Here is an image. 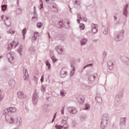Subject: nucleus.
Masks as SVG:
<instances>
[{"mask_svg":"<svg viewBox=\"0 0 129 129\" xmlns=\"http://www.w3.org/2000/svg\"><path fill=\"white\" fill-rule=\"evenodd\" d=\"M80 120H81V121H83L84 120H85V119H86L87 118V115L86 114L81 115L80 116Z\"/></svg>","mask_w":129,"mask_h":129,"instance_id":"32","label":"nucleus"},{"mask_svg":"<svg viewBox=\"0 0 129 129\" xmlns=\"http://www.w3.org/2000/svg\"><path fill=\"white\" fill-rule=\"evenodd\" d=\"M78 19H80V20H82V21H84V22H87V18L86 17H81V16L80 15L79 17V14H78Z\"/></svg>","mask_w":129,"mask_h":129,"instance_id":"37","label":"nucleus"},{"mask_svg":"<svg viewBox=\"0 0 129 129\" xmlns=\"http://www.w3.org/2000/svg\"><path fill=\"white\" fill-rule=\"evenodd\" d=\"M60 95L61 96H65L66 95V91L64 90H61L60 91Z\"/></svg>","mask_w":129,"mask_h":129,"instance_id":"42","label":"nucleus"},{"mask_svg":"<svg viewBox=\"0 0 129 129\" xmlns=\"http://www.w3.org/2000/svg\"><path fill=\"white\" fill-rule=\"evenodd\" d=\"M114 20L115 21H116V20H117V17H116V16H114Z\"/></svg>","mask_w":129,"mask_h":129,"instance_id":"62","label":"nucleus"},{"mask_svg":"<svg viewBox=\"0 0 129 129\" xmlns=\"http://www.w3.org/2000/svg\"><path fill=\"white\" fill-rule=\"evenodd\" d=\"M121 61H122V62H124V63H125L126 64H127V65H129V58L126 57L125 56H121L120 58Z\"/></svg>","mask_w":129,"mask_h":129,"instance_id":"17","label":"nucleus"},{"mask_svg":"<svg viewBox=\"0 0 129 129\" xmlns=\"http://www.w3.org/2000/svg\"><path fill=\"white\" fill-rule=\"evenodd\" d=\"M97 74H94L93 75H89L88 77V83L91 84L95 80V78L97 77Z\"/></svg>","mask_w":129,"mask_h":129,"instance_id":"6","label":"nucleus"},{"mask_svg":"<svg viewBox=\"0 0 129 129\" xmlns=\"http://www.w3.org/2000/svg\"><path fill=\"white\" fill-rule=\"evenodd\" d=\"M16 44V41L14 40L11 43H10L9 45H8V51H10L12 49V48L15 46V44Z\"/></svg>","mask_w":129,"mask_h":129,"instance_id":"25","label":"nucleus"},{"mask_svg":"<svg viewBox=\"0 0 129 129\" xmlns=\"http://www.w3.org/2000/svg\"><path fill=\"white\" fill-rule=\"evenodd\" d=\"M1 9H2V11H3L4 12H6V11H7V10L8 9V5H2Z\"/></svg>","mask_w":129,"mask_h":129,"instance_id":"35","label":"nucleus"},{"mask_svg":"<svg viewBox=\"0 0 129 129\" xmlns=\"http://www.w3.org/2000/svg\"><path fill=\"white\" fill-rule=\"evenodd\" d=\"M38 101H39V96L36 93L33 94L32 96V102L33 104H37Z\"/></svg>","mask_w":129,"mask_h":129,"instance_id":"9","label":"nucleus"},{"mask_svg":"<svg viewBox=\"0 0 129 129\" xmlns=\"http://www.w3.org/2000/svg\"><path fill=\"white\" fill-rule=\"evenodd\" d=\"M55 118H56L53 117V119L51 121L52 123H53V122H54V121H55Z\"/></svg>","mask_w":129,"mask_h":129,"instance_id":"59","label":"nucleus"},{"mask_svg":"<svg viewBox=\"0 0 129 129\" xmlns=\"http://www.w3.org/2000/svg\"><path fill=\"white\" fill-rule=\"evenodd\" d=\"M68 75V73L67 72V70L66 68H63L61 69L60 72V76L61 78H65L66 76Z\"/></svg>","mask_w":129,"mask_h":129,"instance_id":"8","label":"nucleus"},{"mask_svg":"<svg viewBox=\"0 0 129 129\" xmlns=\"http://www.w3.org/2000/svg\"><path fill=\"white\" fill-rule=\"evenodd\" d=\"M27 34V28H25L22 30V36L23 40H25V35Z\"/></svg>","mask_w":129,"mask_h":129,"instance_id":"33","label":"nucleus"},{"mask_svg":"<svg viewBox=\"0 0 129 129\" xmlns=\"http://www.w3.org/2000/svg\"><path fill=\"white\" fill-rule=\"evenodd\" d=\"M9 33H10V34H15V31H14V30H9Z\"/></svg>","mask_w":129,"mask_h":129,"instance_id":"55","label":"nucleus"},{"mask_svg":"<svg viewBox=\"0 0 129 129\" xmlns=\"http://www.w3.org/2000/svg\"><path fill=\"white\" fill-rule=\"evenodd\" d=\"M80 0H76L75 2V6L77 9L80 8Z\"/></svg>","mask_w":129,"mask_h":129,"instance_id":"27","label":"nucleus"},{"mask_svg":"<svg viewBox=\"0 0 129 129\" xmlns=\"http://www.w3.org/2000/svg\"><path fill=\"white\" fill-rule=\"evenodd\" d=\"M89 66L92 67L93 66V63H90L86 65L85 67H83V70H85V69L87 68V67H89Z\"/></svg>","mask_w":129,"mask_h":129,"instance_id":"45","label":"nucleus"},{"mask_svg":"<svg viewBox=\"0 0 129 129\" xmlns=\"http://www.w3.org/2000/svg\"><path fill=\"white\" fill-rule=\"evenodd\" d=\"M5 16H1L0 15V22H2V21H4V18Z\"/></svg>","mask_w":129,"mask_h":129,"instance_id":"54","label":"nucleus"},{"mask_svg":"<svg viewBox=\"0 0 129 129\" xmlns=\"http://www.w3.org/2000/svg\"><path fill=\"white\" fill-rule=\"evenodd\" d=\"M41 82H44V75H42L40 79Z\"/></svg>","mask_w":129,"mask_h":129,"instance_id":"53","label":"nucleus"},{"mask_svg":"<svg viewBox=\"0 0 129 129\" xmlns=\"http://www.w3.org/2000/svg\"><path fill=\"white\" fill-rule=\"evenodd\" d=\"M40 1V8H39V9L40 10H42V9H43L44 8V7L43 6V1L42 0H39Z\"/></svg>","mask_w":129,"mask_h":129,"instance_id":"49","label":"nucleus"},{"mask_svg":"<svg viewBox=\"0 0 129 129\" xmlns=\"http://www.w3.org/2000/svg\"><path fill=\"white\" fill-rule=\"evenodd\" d=\"M71 67L72 68V70L70 72V76L72 77L74 74H75V67L73 64L71 65Z\"/></svg>","mask_w":129,"mask_h":129,"instance_id":"24","label":"nucleus"},{"mask_svg":"<svg viewBox=\"0 0 129 129\" xmlns=\"http://www.w3.org/2000/svg\"><path fill=\"white\" fill-rule=\"evenodd\" d=\"M40 36V33L39 32H35L33 36L32 39L33 41H36L37 40V37H39Z\"/></svg>","mask_w":129,"mask_h":129,"instance_id":"26","label":"nucleus"},{"mask_svg":"<svg viewBox=\"0 0 129 129\" xmlns=\"http://www.w3.org/2000/svg\"><path fill=\"white\" fill-rule=\"evenodd\" d=\"M12 82H13V83H14L15 82V81H14L13 80L9 81V86H12V85H13V84H12Z\"/></svg>","mask_w":129,"mask_h":129,"instance_id":"52","label":"nucleus"},{"mask_svg":"<svg viewBox=\"0 0 129 129\" xmlns=\"http://www.w3.org/2000/svg\"><path fill=\"white\" fill-rule=\"evenodd\" d=\"M45 64L46 66H48V69H51V63H50L49 60H46Z\"/></svg>","mask_w":129,"mask_h":129,"instance_id":"39","label":"nucleus"},{"mask_svg":"<svg viewBox=\"0 0 129 129\" xmlns=\"http://www.w3.org/2000/svg\"><path fill=\"white\" fill-rule=\"evenodd\" d=\"M3 114H5V118L6 121L8 123L11 124L15 123L16 122V119H17V116H14V114H10L9 108L5 109L3 111Z\"/></svg>","mask_w":129,"mask_h":129,"instance_id":"1","label":"nucleus"},{"mask_svg":"<svg viewBox=\"0 0 129 129\" xmlns=\"http://www.w3.org/2000/svg\"><path fill=\"white\" fill-rule=\"evenodd\" d=\"M101 31L104 35H107L108 34V27L103 26L101 29Z\"/></svg>","mask_w":129,"mask_h":129,"instance_id":"14","label":"nucleus"},{"mask_svg":"<svg viewBox=\"0 0 129 129\" xmlns=\"http://www.w3.org/2000/svg\"><path fill=\"white\" fill-rule=\"evenodd\" d=\"M109 119V115L108 114H104L102 116L101 122V128L102 129L106 128L107 124L108 123V120Z\"/></svg>","mask_w":129,"mask_h":129,"instance_id":"2","label":"nucleus"},{"mask_svg":"<svg viewBox=\"0 0 129 129\" xmlns=\"http://www.w3.org/2000/svg\"><path fill=\"white\" fill-rule=\"evenodd\" d=\"M77 23L78 24H80V19H77Z\"/></svg>","mask_w":129,"mask_h":129,"instance_id":"61","label":"nucleus"},{"mask_svg":"<svg viewBox=\"0 0 129 129\" xmlns=\"http://www.w3.org/2000/svg\"><path fill=\"white\" fill-rule=\"evenodd\" d=\"M90 108V104L87 103L85 106V110H88Z\"/></svg>","mask_w":129,"mask_h":129,"instance_id":"43","label":"nucleus"},{"mask_svg":"<svg viewBox=\"0 0 129 129\" xmlns=\"http://www.w3.org/2000/svg\"><path fill=\"white\" fill-rule=\"evenodd\" d=\"M17 15H21L22 14V9H18L16 11Z\"/></svg>","mask_w":129,"mask_h":129,"instance_id":"46","label":"nucleus"},{"mask_svg":"<svg viewBox=\"0 0 129 129\" xmlns=\"http://www.w3.org/2000/svg\"><path fill=\"white\" fill-rule=\"evenodd\" d=\"M51 6L52 7L53 9H54V12H58V9H57V4L54 3H51Z\"/></svg>","mask_w":129,"mask_h":129,"instance_id":"34","label":"nucleus"},{"mask_svg":"<svg viewBox=\"0 0 129 129\" xmlns=\"http://www.w3.org/2000/svg\"><path fill=\"white\" fill-rule=\"evenodd\" d=\"M18 46H19V42H17V43L14 46V48H16V47H18Z\"/></svg>","mask_w":129,"mask_h":129,"instance_id":"58","label":"nucleus"},{"mask_svg":"<svg viewBox=\"0 0 129 129\" xmlns=\"http://www.w3.org/2000/svg\"><path fill=\"white\" fill-rule=\"evenodd\" d=\"M56 115H57V112H55V113L54 114L53 117H54L55 118H56Z\"/></svg>","mask_w":129,"mask_h":129,"instance_id":"57","label":"nucleus"},{"mask_svg":"<svg viewBox=\"0 0 129 129\" xmlns=\"http://www.w3.org/2000/svg\"><path fill=\"white\" fill-rule=\"evenodd\" d=\"M35 50L36 49H35V46H31L29 48V51H30V52H35Z\"/></svg>","mask_w":129,"mask_h":129,"instance_id":"47","label":"nucleus"},{"mask_svg":"<svg viewBox=\"0 0 129 129\" xmlns=\"http://www.w3.org/2000/svg\"><path fill=\"white\" fill-rule=\"evenodd\" d=\"M23 49H24V46H23L22 45H20V47L17 49V52L19 53L20 56H22V51H23Z\"/></svg>","mask_w":129,"mask_h":129,"instance_id":"28","label":"nucleus"},{"mask_svg":"<svg viewBox=\"0 0 129 129\" xmlns=\"http://www.w3.org/2000/svg\"><path fill=\"white\" fill-rule=\"evenodd\" d=\"M127 9H128V4H126L123 8V15L127 18V14H128V12L127 11Z\"/></svg>","mask_w":129,"mask_h":129,"instance_id":"13","label":"nucleus"},{"mask_svg":"<svg viewBox=\"0 0 129 129\" xmlns=\"http://www.w3.org/2000/svg\"><path fill=\"white\" fill-rule=\"evenodd\" d=\"M16 125H21V118L18 117L16 119Z\"/></svg>","mask_w":129,"mask_h":129,"instance_id":"38","label":"nucleus"},{"mask_svg":"<svg viewBox=\"0 0 129 129\" xmlns=\"http://www.w3.org/2000/svg\"><path fill=\"white\" fill-rule=\"evenodd\" d=\"M87 43V39L86 38H83L81 40V44L82 46H83V45H85Z\"/></svg>","mask_w":129,"mask_h":129,"instance_id":"36","label":"nucleus"},{"mask_svg":"<svg viewBox=\"0 0 129 129\" xmlns=\"http://www.w3.org/2000/svg\"><path fill=\"white\" fill-rule=\"evenodd\" d=\"M47 35L48 36L49 39H50V38H51V36H50V33L48 32L47 33Z\"/></svg>","mask_w":129,"mask_h":129,"instance_id":"60","label":"nucleus"},{"mask_svg":"<svg viewBox=\"0 0 129 129\" xmlns=\"http://www.w3.org/2000/svg\"><path fill=\"white\" fill-rule=\"evenodd\" d=\"M80 29L81 30H84L85 29V25L83 23H80Z\"/></svg>","mask_w":129,"mask_h":129,"instance_id":"44","label":"nucleus"},{"mask_svg":"<svg viewBox=\"0 0 129 129\" xmlns=\"http://www.w3.org/2000/svg\"><path fill=\"white\" fill-rule=\"evenodd\" d=\"M23 78L24 80H27V78H29V73H28V70L25 69V68H23Z\"/></svg>","mask_w":129,"mask_h":129,"instance_id":"12","label":"nucleus"},{"mask_svg":"<svg viewBox=\"0 0 129 129\" xmlns=\"http://www.w3.org/2000/svg\"><path fill=\"white\" fill-rule=\"evenodd\" d=\"M50 56L51 60H52L53 63H56V61L57 59L56 58V57H55L54 54L53 53H50Z\"/></svg>","mask_w":129,"mask_h":129,"instance_id":"31","label":"nucleus"},{"mask_svg":"<svg viewBox=\"0 0 129 129\" xmlns=\"http://www.w3.org/2000/svg\"><path fill=\"white\" fill-rule=\"evenodd\" d=\"M55 128L56 129H67L68 127H69V125H68V123H67V121L65 119H62L61 120V125H58V124H55Z\"/></svg>","mask_w":129,"mask_h":129,"instance_id":"3","label":"nucleus"},{"mask_svg":"<svg viewBox=\"0 0 129 129\" xmlns=\"http://www.w3.org/2000/svg\"><path fill=\"white\" fill-rule=\"evenodd\" d=\"M78 101L80 104H82L85 101L84 97H80L78 98Z\"/></svg>","mask_w":129,"mask_h":129,"instance_id":"30","label":"nucleus"},{"mask_svg":"<svg viewBox=\"0 0 129 129\" xmlns=\"http://www.w3.org/2000/svg\"><path fill=\"white\" fill-rule=\"evenodd\" d=\"M46 91V86L42 85L41 86V92H45Z\"/></svg>","mask_w":129,"mask_h":129,"instance_id":"48","label":"nucleus"},{"mask_svg":"<svg viewBox=\"0 0 129 129\" xmlns=\"http://www.w3.org/2000/svg\"><path fill=\"white\" fill-rule=\"evenodd\" d=\"M126 121V118L125 117L121 118L120 122V125H123L124 124H125Z\"/></svg>","mask_w":129,"mask_h":129,"instance_id":"29","label":"nucleus"},{"mask_svg":"<svg viewBox=\"0 0 129 129\" xmlns=\"http://www.w3.org/2000/svg\"><path fill=\"white\" fill-rule=\"evenodd\" d=\"M95 99L98 103H101V102H102V98H101L99 94H97Z\"/></svg>","mask_w":129,"mask_h":129,"instance_id":"18","label":"nucleus"},{"mask_svg":"<svg viewBox=\"0 0 129 129\" xmlns=\"http://www.w3.org/2000/svg\"><path fill=\"white\" fill-rule=\"evenodd\" d=\"M96 26H97V25L95 24H93L91 25L92 32V33H93V34L97 33V32L98 31V29H97V27H96Z\"/></svg>","mask_w":129,"mask_h":129,"instance_id":"16","label":"nucleus"},{"mask_svg":"<svg viewBox=\"0 0 129 129\" xmlns=\"http://www.w3.org/2000/svg\"><path fill=\"white\" fill-rule=\"evenodd\" d=\"M17 5H19V0H17Z\"/></svg>","mask_w":129,"mask_h":129,"instance_id":"64","label":"nucleus"},{"mask_svg":"<svg viewBox=\"0 0 129 129\" xmlns=\"http://www.w3.org/2000/svg\"><path fill=\"white\" fill-rule=\"evenodd\" d=\"M8 2H7V0H3L2 2V5H6V4Z\"/></svg>","mask_w":129,"mask_h":129,"instance_id":"56","label":"nucleus"},{"mask_svg":"<svg viewBox=\"0 0 129 129\" xmlns=\"http://www.w3.org/2000/svg\"><path fill=\"white\" fill-rule=\"evenodd\" d=\"M68 110L70 113L75 114L77 112V109L74 107H70L68 108Z\"/></svg>","mask_w":129,"mask_h":129,"instance_id":"11","label":"nucleus"},{"mask_svg":"<svg viewBox=\"0 0 129 129\" xmlns=\"http://www.w3.org/2000/svg\"><path fill=\"white\" fill-rule=\"evenodd\" d=\"M64 108H65L64 106L62 107V108L60 110V112H61V114H64Z\"/></svg>","mask_w":129,"mask_h":129,"instance_id":"51","label":"nucleus"},{"mask_svg":"<svg viewBox=\"0 0 129 129\" xmlns=\"http://www.w3.org/2000/svg\"><path fill=\"white\" fill-rule=\"evenodd\" d=\"M107 54L106 53V52L105 51H103V57L104 58V59L105 58V57H106Z\"/></svg>","mask_w":129,"mask_h":129,"instance_id":"50","label":"nucleus"},{"mask_svg":"<svg viewBox=\"0 0 129 129\" xmlns=\"http://www.w3.org/2000/svg\"><path fill=\"white\" fill-rule=\"evenodd\" d=\"M107 65L109 67V70H112V69H113L114 63L112 62V60H108L107 62Z\"/></svg>","mask_w":129,"mask_h":129,"instance_id":"19","label":"nucleus"},{"mask_svg":"<svg viewBox=\"0 0 129 129\" xmlns=\"http://www.w3.org/2000/svg\"><path fill=\"white\" fill-rule=\"evenodd\" d=\"M42 27H43V23L38 22L37 23V27L38 28V29H40V28H42Z\"/></svg>","mask_w":129,"mask_h":129,"instance_id":"41","label":"nucleus"},{"mask_svg":"<svg viewBox=\"0 0 129 129\" xmlns=\"http://www.w3.org/2000/svg\"><path fill=\"white\" fill-rule=\"evenodd\" d=\"M4 97H5V95L2 93V90H0V101H2L4 99Z\"/></svg>","mask_w":129,"mask_h":129,"instance_id":"40","label":"nucleus"},{"mask_svg":"<svg viewBox=\"0 0 129 129\" xmlns=\"http://www.w3.org/2000/svg\"><path fill=\"white\" fill-rule=\"evenodd\" d=\"M120 104V95H116L115 96V100L114 101V105L118 106Z\"/></svg>","mask_w":129,"mask_h":129,"instance_id":"10","label":"nucleus"},{"mask_svg":"<svg viewBox=\"0 0 129 129\" xmlns=\"http://www.w3.org/2000/svg\"><path fill=\"white\" fill-rule=\"evenodd\" d=\"M32 20H34V21H37L38 20V15L37 14V12H36V7H34V14L33 17L32 18Z\"/></svg>","mask_w":129,"mask_h":129,"instance_id":"22","label":"nucleus"},{"mask_svg":"<svg viewBox=\"0 0 129 129\" xmlns=\"http://www.w3.org/2000/svg\"><path fill=\"white\" fill-rule=\"evenodd\" d=\"M17 95L18 98H20V99L26 98V95L24 94V93H23L22 91L18 92Z\"/></svg>","mask_w":129,"mask_h":129,"instance_id":"20","label":"nucleus"},{"mask_svg":"<svg viewBox=\"0 0 129 129\" xmlns=\"http://www.w3.org/2000/svg\"><path fill=\"white\" fill-rule=\"evenodd\" d=\"M8 109L10 114H14V116H16L15 113H14L15 112L16 110H17V109H16L15 107H10L9 108H8Z\"/></svg>","mask_w":129,"mask_h":129,"instance_id":"21","label":"nucleus"},{"mask_svg":"<svg viewBox=\"0 0 129 129\" xmlns=\"http://www.w3.org/2000/svg\"><path fill=\"white\" fill-rule=\"evenodd\" d=\"M7 57L9 59V61H10V62H11V61H13V60L15 59L14 55H13V54H12V53L11 52L7 54Z\"/></svg>","mask_w":129,"mask_h":129,"instance_id":"23","label":"nucleus"},{"mask_svg":"<svg viewBox=\"0 0 129 129\" xmlns=\"http://www.w3.org/2000/svg\"><path fill=\"white\" fill-rule=\"evenodd\" d=\"M4 23L7 27H11L12 23L11 22V17L9 15H6L5 19L4 20Z\"/></svg>","mask_w":129,"mask_h":129,"instance_id":"7","label":"nucleus"},{"mask_svg":"<svg viewBox=\"0 0 129 129\" xmlns=\"http://www.w3.org/2000/svg\"><path fill=\"white\" fill-rule=\"evenodd\" d=\"M57 25H58V28H66V29H68L70 27V22L68 21L67 23V26L65 25V22L63 20H60L59 22H58Z\"/></svg>","mask_w":129,"mask_h":129,"instance_id":"5","label":"nucleus"},{"mask_svg":"<svg viewBox=\"0 0 129 129\" xmlns=\"http://www.w3.org/2000/svg\"><path fill=\"white\" fill-rule=\"evenodd\" d=\"M55 50L56 52H57L58 54L60 55H62V54H64V51L63 50V48H61L60 46H56Z\"/></svg>","mask_w":129,"mask_h":129,"instance_id":"15","label":"nucleus"},{"mask_svg":"<svg viewBox=\"0 0 129 129\" xmlns=\"http://www.w3.org/2000/svg\"><path fill=\"white\" fill-rule=\"evenodd\" d=\"M124 34V30H122L116 32V36L115 37L116 42L121 41L123 39V34Z\"/></svg>","mask_w":129,"mask_h":129,"instance_id":"4","label":"nucleus"},{"mask_svg":"<svg viewBox=\"0 0 129 129\" xmlns=\"http://www.w3.org/2000/svg\"><path fill=\"white\" fill-rule=\"evenodd\" d=\"M46 3H48L49 2V0H45Z\"/></svg>","mask_w":129,"mask_h":129,"instance_id":"63","label":"nucleus"}]
</instances>
